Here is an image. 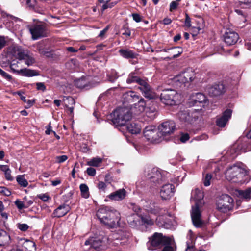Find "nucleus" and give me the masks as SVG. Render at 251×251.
Masks as SVG:
<instances>
[{
    "instance_id": "20",
    "label": "nucleus",
    "mask_w": 251,
    "mask_h": 251,
    "mask_svg": "<svg viewBox=\"0 0 251 251\" xmlns=\"http://www.w3.org/2000/svg\"><path fill=\"white\" fill-rule=\"evenodd\" d=\"M206 91L210 96L216 97L223 94L225 91V88L222 83L215 84L208 86L206 88Z\"/></svg>"
},
{
    "instance_id": "28",
    "label": "nucleus",
    "mask_w": 251,
    "mask_h": 251,
    "mask_svg": "<svg viewBox=\"0 0 251 251\" xmlns=\"http://www.w3.org/2000/svg\"><path fill=\"white\" fill-rule=\"evenodd\" d=\"M126 128L130 133L133 134H138L141 130V127L140 125L134 122L128 124L126 126Z\"/></svg>"
},
{
    "instance_id": "4",
    "label": "nucleus",
    "mask_w": 251,
    "mask_h": 251,
    "mask_svg": "<svg viewBox=\"0 0 251 251\" xmlns=\"http://www.w3.org/2000/svg\"><path fill=\"white\" fill-rule=\"evenodd\" d=\"M247 175L245 168L237 165L229 167L225 173L226 179L233 183H243L245 181L244 177Z\"/></svg>"
},
{
    "instance_id": "34",
    "label": "nucleus",
    "mask_w": 251,
    "mask_h": 251,
    "mask_svg": "<svg viewBox=\"0 0 251 251\" xmlns=\"http://www.w3.org/2000/svg\"><path fill=\"white\" fill-rule=\"evenodd\" d=\"M239 195L241 198L246 200H249L251 198V187L245 190H240L239 191Z\"/></svg>"
},
{
    "instance_id": "57",
    "label": "nucleus",
    "mask_w": 251,
    "mask_h": 251,
    "mask_svg": "<svg viewBox=\"0 0 251 251\" xmlns=\"http://www.w3.org/2000/svg\"><path fill=\"white\" fill-rule=\"evenodd\" d=\"M189 135L188 133L182 134L180 138L181 142L185 143L189 139Z\"/></svg>"
},
{
    "instance_id": "10",
    "label": "nucleus",
    "mask_w": 251,
    "mask_h": 251,
    "mask_svg": "<svg viewBox=\"0 0 251 251\" xmlns=\"http://www.w3.org/2000/svg\"><path fill=\"white\" fill-rule=\"evenodd\" d=\"M145 176L155 185L161 184L163 180L161 172L156 168L147 169L145 171Z\"/></svg>"
},
{
    "instance_id": "51",
    "label": "nucleus",
    "mask_w": 251,
    "mask_h": 251,
    "mask_svg": "<svg viewBox=\"0 0 251 251\" xmlns=\"http://www.w3.org/2000/svg\"><path fill=\"white\" fill-rule=\"evenodd\" d=\"M123 31L122 34L126 36H130L131 35V32L128 27L126 25H124L122 29Z\"/></svg>"
},
{
    "instance_id": "30",
    "label": "nucleus",
    "mask_w": 251,
    "mask_h": 251,
    "mask_svg": "<svg viewBox=\"0 0 251 251\" xmlns=\"http://www.w3.org/2000/svg\"><path fill=\"white\" fill-rule=\"evenodd\" d=\"M119 52L122 56L127 59L134 58L136 56L133 51L129 50L120 49Z\"/></svg>"
},
{
    "instance_id": "21",
    "label": "nucleus",
    "mask_w": 251,
    "mask_h": 251,
    "mask_svg": "<svg viewBox=\"0 0 251 251\" xmlns=\"http://www.w3.org/2000/svg\"><path fill=\"white\" fill-rule=\"evenodd\" d=\"M224 41L228 46L234 45L239 39L238 34L234 31L227 29L224 35Z\"/></svg>"
},
{
    "instance_id": "22",
    "label": "nucleus",
    "mask_w": 251,
    "mask_h": 251,
    "mask_svg": "<svg viewBox=\"0 0 251 251\" xmlns=\"http://www.w3.org/2000/svg\"><path fill=\"white\" fill-rule=\"evenodd\" d=\"M205 101V96L202 93H197L191 96L189 100L188 104L189 106L198 105V104H202Z\"/></svg>"
},
{
    "instance_id": "36",
    "label": "nucleus",
    "mask_w": 251,
    "mask_h": 251,
    "mask_svg": "<svg viewBox=\"0 0 251 251\" xmlns=\"http://www.w3.org/2000/svg\"><path fill=\"white\" fill-rule=\"evenodd\" d=\"M144 96L149 99H153L155 97L154 94L151 90L150 86L148 87L147 89H145L141 91Z\"/></svg>"
},
{
    "instance_id": "9",
    "label": "nucleus",
    "mask_w": 251,
    "mask_h": 251,
    "mask_svg": "<svg viewBox=\"0 0 251 251\" xmlns=\"http://www.w3.org/2000/svg\"><path fill=\"white\" fill-rule=\"evenodd\" d=\"M179 95L172 89L164 90L160 95V100L166 105H173L176 104Z\"/></svg>"
},
{
    "instance_id": "11",
    "label": "nucleus",
    "mask_w": 251,
    "mask_h": 251,
    "mask_svg": "<svg viewBox=\"0 0 251 251\" xmlns=\"http://www.w3.org/2000/svg\"><path fill=\"white\" fill-rule=\"evenodd\" d=\"M103 236L100 235L97 237H92L86 240L85 242L84 245L89 246L88 249L91 250L94 249L97 251H100L105 248L104 245V239Z\"/></svg>"
},
{
    "instance_id": "19",
    "label": "nucleus",
    "mask_w": 251,
    "mask_h": 251,
    "mask_svg": "<svg viewBox=\"0 0 251 251\" xmlns=\"http://www.w3.org/2000/svg\"><path fill=\"white\" fill-rule=\"evenodd\" d=\"M175 193V186L172 184L164 185L160 190V195L163 200H169L173 196Z\"/></svg>"
},
{
    "instance_id": "32",
    "label": "nucleus",
    "mask_w": 251,
    "mask_h": 251,
    "mask_svg": "<svg viewBox=\"0 0 251 251\" xmlns=\"http://www.w3.org/2000/svg\"><path fill=\"white\" fill-rule=\"evenodd\" d=\"M79 188L81 196L85 199L89 198L90 194L87 185L85 184H81L80 185Z\"/></svg>"
},
{
    "instance_id": "40",
    "label": "nucleus",
    "mask_w": 251,
    "mask_h": 251,
    "mask_svg": "<svg viewBox=\"0 0 251 251\" xmlns=\"http://www.w3.org/2000/svg\"><path fill=\"white\" fill-rule=\"evenodd\" d=\"M108 80L110 82H114L118 77L117 72L114 70H112L110 74L108 75Z\"/></svg>"
},
{
    "instance_id": "13",
    "label": "nucleus",
    "mask_w": 251,
    "mask_h": 251,
    "mask_svg": "<svg viewBox=\"0 0 251 251\" xmlns=\"http://www.w3.org/2000/svg\"><path fill=\"white\" fill-rule=\"evenodd\" d=\"M176 128V125L173 121H167L162 123L158 127L160 137H164L172 134Z\"/></svg>"
},
{
    "instance_id": "8",
    "label": "nucleus",
    "mask_w": 251,
    "mask_h": 251,
    "mask_svg": "<svg viewBox=\"0 0 251 251\" xmlns=\"http://www.w3.org/2000/svg\"><path fill=\"white\" fill-rule=\"evenodd\" d=\"M14 52L17 58L20 60H24L25 63L28 66L35 62L33 54L28 50H24L21 47H18L15 48Z\"/></svg>"
},
{
    "instance_id": "3",
    "label": "nucleus",
    "mask_w": 251,
    "mask_h": 251,
    "mask_svg": "<svg viewBox=\"0 0 251 251\" xmlns=\"http://www.w3.org/2000/svg\"><path fill=\"white\" fill-rule=\"evenodd\" d=\"M202 113L201 109L190 110L186 108L180 107L177 117L182 123L192 124L201 117Z\"/></svg>"
},
{
    "instance_id": "12",
    "label": "nucleus",
    "mask_w": 251,
    "mask_h": 251,
    "mask_svg": "<svg viewBox=\"0 0 251 251\" xmlns=\"http://www.w3.org/2000/svg\"><path fill=\"white\" fill-rule=\"evenodd\" d=\"M144 135L148 141L151 143H158L160 141V136L158 130L154 126H149L144 130Z\"/></svg>"
},
{
    "instance_id": "43",
    "label": "nucleus",
    "mask_w": 251,
    "mask_h": 251,
    "mask_svg": "<svg viewBox=\"0 0 251 251\" xmlns=\"http://www.w3.org/2000/svg\"><path fill=\"white\" fill-rule=\"evenodd\" d=\"M212 178L211 174L207 173L203 178V184L205 186H208L210 185V181Z\"/></svg>"
},
{
    "instance_id": "27",
    "label": "nucleus",
    "mask_w": 251,
    "mask_h": 251,
    "mask_svg": "<svg viewBox=\"0 0 251 251\" xmlns=\"http://www.w3.org/2000/svg\"><path fill=\"white\" fill-rule=\"evenodd\" d=\"M127 222L132 227H135L141 225V217L136 214L128 216Z\"/></svg>"
},
{
    "instance_id": "17",
    "label": "nucleus",
    "mask_w": 251,
    "mask_h": 251,
    "mask_svg": "<svg viewBox=\"0 0 251 251\" xmlns=\"http://www.w3.org/2000/svg\"><path fill=\"white\" fill-rule=\"evenodd\" d=\"M136 106H138L140 112L145 111L146 116L149 118L150 120H152L155 117L156 111L154 108H146V103L143 98H141L138 101L137 104H135Z\"/></svg>"
},
{
    "instance_id": "2",
    "label": "nucleus",
    "mask_w": 251,
    "mask_h": 251,
    "mask_svg": "<svg viewBox=\"0 0 251 251\" xmlns=\"http://www.w3.org/2000/svg\"><path fill=\"white\" fill-rule=\"evenodd\" d=\"M203 198V193L199 189H195L191 193V200L195 201V206L192 207L191 218L193 225L196 227H201L203 222L201 219V213L199 209L200 204Z\"/></svg>"
},
{
    "instance_id": "23",
    "label": "nucleus",
    "mask_w": 251,
    "mask_h": 251,
    "mask_svg": "<svg viewBox=\"0 0 251 251\" xmlns=\"http://www.w3.org/2000/svg\"><path fill=\"white\" fill-rule=\"evenodd\" d=\"M232 115V110L229 109L225 110L223 115L219 118H217L216 120L217 125L221 127H224L227 122L230 119Z\"/></svg>"
},
{
    "instance_id": "26",
    "label": "nucleus",
    "mask_w": 251,
    "mask_h": 251,
    "mask_svg": "<svg viewBox=\"0 0 251 251\" xmlns=\"http://www.w3.org/2000/svg\"><path fill=\"white\" fill-rule=\"evenodd\" d=\"M70 210V207L67 204H62L60 205L53 212L54 217H61L65 215Z\"/></svg>"
},
{
    "instance_id": "37",
    "label": "nucleus",
    "mask_w": 251,
    "mask_h": 251,
    "mask_svg": "<svg viewBox=\"0 0 251 251\" xmlns=\"http://www.w3.org/2000/svg\"><path fill=\"white\" fill-rule=\"evenodd\" d=\"M16 180L18 184L22 187H25L28 185V182L24 176L19 175L17 176Z\"/></svg>"
},
{
    "instance_id": "25",
    "label": "nucleus",
    "mask_w": 251,
    "mask_h": 251,
    "mask_svg": "<svg viewBox=\"0 0 251 251\" xmlns=\"http://www.w3.org/2000/svg\"><path fill=\"white\" fill-rule=\"evenodd\" d=\"M126 191L124 188L119 189L109 194L107 197L113 201H121L125 199Z\"/></svg>"
},
{
    "instance_id": "31",
    "label": "nucleus",
    "mask_w": 251,
    "mask_h": 251,
    "mask_svg": "<svg viewBox=\"0 0 251 251\" xmlns=\"http://www.w3.org/2000/svg\"><path fill=\"white\" fill-rule=\"evenodd\" d=\"M138 80H139V77L137 75L136 73L134 72L129 74L126 79V82L128 84H131L133 83H137Z\"/></svg>"
},
{
    "instance_id": "16",
    "label": "nucleus",
    "mask_w": 251,
    "mask_h": 251,
    "mask_svg": "<svg viewBox=\"0 0 251 251\" xmlns=\"http://www.w3.org/2000/svg\"><path fill=\"white\" fill-rule=\"evenodd\" d=\"M33 39L36 40L46 35V26L43 25H34L29 29Z\"/></svg>"
},
{
    "instance_id": "46",
    "label": "nucleus",
    "mask_w": 251,
    "mask_h": 251,
    "mask_svg": "<svg viewBox=\"0 0 251 251\" xmlns=\"http://www.w3.org/2000/svg\"><path fill=\"white\" fill-rule=\"evenodd\" d=\"M172 240L170 239V242L167 244H164L162 251H175L174 249L171 246Z\"/></svg>"
},
{
    "instance_id": "42",
    "label": "nucleus",
    "mask_w": 251,
    "mask_h": 251,
    "mask_svg": "<svg viewBox=\"0 0 251 251\" xmlns=\"http://www.w3.org/2000/svg\"><path fill=\"white\" fill-rule=\"evenodd\" d=\"M137 83L140 85V86L139 87V88L141 91L145 90V89H147L148 87L150 86L146 80H143L140 78H139V80H138Z\"/></svg>"
},
{
    "instance_id": "44",
    "label": "nucleus",
    "mask_w": 251,
    "mask_h": 251,
    "mask_svg": "<svg viewBox=\"0 0 251 251\" xmlns=\"http://www.w3.org/2000/svg\"><path fill=\"white\" fill-rule=\"evenodd\" d=\"M173 51V53H174L173 55V58L177 57L182 52V50L179 47H177L174 48Z\"/></svg>"
},
{
    "instance_id": "55",
    "label": "nucleus",
    "mask_w": 251,
    "mask_h": 251,
    "mask_svg": "<svg viewBox=\"0 0 251 251\" xmlns=\"http://www.w3.org/2000/svg\"><path fill=\"white\" fill-rule=\"evenodd\" d=\"M185 25L188 27L191 26V18L187 13H185Z\"/></svg>"
},
{
    "instance_id": "45",
    "label": "nucleus",
    "mask_w": 251,
    "mask_h": 251,
    "mask_svg": "<svg viewBox=\"0 0 251 251\" xmlns=\"http://www.w3.org/2000/svg\"><path fill=\"white\" fill-rule=\"evenodd\" d=\"M65 104L66 107H69V105H74L75 103V100L71 97H67L64 100Z\"/></svg>"
},
{
    "instance_id": "63",
    "label": "nucleus",
    "mask_w": 251,
    "mask_h": 251,
    "mask_svg": "<svg viewBox=\"0 0 251 251\" xmlns=\"http://www.w3.org/2000/svg\"><path fill=\"white\" fill-rule=\"evenodd\" d=\"M129 208L132 209L136 213H138L140 211V207L135 204L131 203L129 205Z\"/></svg>"
},
{
    "instance_id": "61",
    "label": "nucleus",
    "mask_w": 251,
    "mask_h": 251,
    "mask_svg": "<svg viewBox=\"0 0 251 251\" xmlns=\"http://www.w3.org/2000/svg\"><path fill=\"white\" fill-rule=\"evenodd\" d=\"M187 248L186 251L188 250H190V251H193L192 249L194 247L193 240L191 239L190 241L186 242Z\"/></svg>"
},
{
    "instance_id": "18",
    "label": "nucleus",
    "mask_w": 251,
    "mask_h": 251,
    "mask_svg": "<svg viewBox=\"0 0 251 251\" xmlns=\"http://www.w3.org/2000/svg\"><path fill=\"white\" fill-rule=\"evenodd\" d=\"M35 243L25 239H20L17 243V248L20 251H33L35 250Z\"/></svg>"
},
{
    "instance_id": "38",
    "label": "nucleus",
    "mask_w": 251,
    "mask_h": 251,
    "mask_svg": "<svg viewBox=\"0 0 251 251\" xmlns=\"http://www.w3.org/2000/svg\"><path fill=\"white\" fill-rule=\"evenodd\" d=\"M153 221L148 216L141 217V225H152Z\"/></svg>"
},
{
    "instance_id": "41",
    "label": "nucleus",
    "mask_w": 251,
    "mask_h": 251,
    "mask_svg": "<svg viewBox=\"0 0 251 251\" xmlns=\"http://www.w3.org/2000/svg\"><path fill=\"white\" fill-rule=\"evenodd\" d=\"M98 0L100 3H103V5H102V10H104L107 9L108 8H111L114 5L113 3H111L108 4V2L110 0Z\"/></svg>"
},
{
    "instance_id": "50",
    "label": "nucleus",
    "mask_w": 251,
    "mask_h": 251,
    "mask_svg": "<svg viewBox=\"0 0 251 251\" xmlns=\"http://www.w3.org/2000/svg\"><path fill=\"white\" fill-rule=\"evenodd\" d=\"M68 156L66 155H63L61 156H57L55 157L56 161L58 163H61L65 161H66L68 159Z\"/></svg>"
},
{
    "instance_id": "29",
    "label": "nucleus",
    "mask_w": 251,
    "mask_h": 251,
    "mask_svg": "<svg viewBox=\"0 0 251 251\" xmlns=\"http://www.w3.org/2000/svg\"><path fill=\"white\" fill-rule=\"evenodd\" d=\"M10 237L4 230H0V246H5L10 243Z\"/></svg>"
},
{
    "instance_id": "53",
    "label": "nucleus",
    "mask_w": 251,
    "mask_h": 251,
    "mask_svg": "<svg viewBox=\"0 0 251 251\" xmlns=\"http://www.w3.org/2000/svg\"><path fill=\"white\" fill-rule=\"evenodd\" d=\"M0 193L7 196L11 195L10 191L7 188L2 186L0 187Z\"/></svg>"
},
{
    "instance_id": "56",
    "label": "nucleus",
    "mask_w": 251,
    "mask_h": 251,
    "mask_svg": "<svg viewBox=\"0 0 251 251\" xmlns=\"http://www.w3.org/2000/svg\"><path fill=\"white\" fill-rule=\"evenodd\" d=\"M36 88L38 90H41L42 91H45L46 90V87L44 83L42 82H37L36 83Z\"/></svg>"
},
{
    "instance_id": "7",
    "label": "nucleus",
    "mask_w": 251,
    "mask_h": 251,
    "mask_svg": "<svg viewBox=\"0 0 251 251\" xmlns=\"http://www.w3.org/2000/svg\"><path fill=\"white\" fill-rule=\"evenodd\" d=\"M233 199L230 196L223 194L217 201V209L223 213L229 211L233 208Z\"/></svg>"
},
{
    "instance_id": "64",
    "label": "nucleus",
    "mask_w": 251,
    "mask_h": 251,
    "mask_svg": "<svg viewBox=\"0 0 251 251\" xmlns=\"http://www.w3.org/2000/svg\"><path fill=\"white\" fill-rule=\"evenodd\" d=\"M178 4L175 1H173L171 2L170 5V11H172L176 9L178 6Z\"/></svg>"
},
{
    "instance_id": "33",
    "label": "nucleus",
    "mask_w": 251,
    "mask_h": 251,
    "mask_svg": "<svg viewBox=\"0 0 251 251\" xmlns=\"http://www.w3.org/2000/svg\"><path fill=\"white\" fill-rule=\"evenodd\" d=\"M88 81L86 80L85 78L81 77L80 79L76 80L75 82V85L77 87L82 89V88H86L88 87Z\"/></svg>"
},
{
    "instance_id": "39",
    "label": "nucleus",
    "mask_w": 251,
    "mask_h": 251,
    "mask_svg": "<svg viewBox=\"0 0 251 251\" xmlns=\"http://www.w3.org/2000/svg\"><path fill=\"white\" fill-rule=\"evenodd\" d=\"M102 162V159L100 158H94L87 162V164L90 166H99Z\"/></svg>"
},
{
    "instance_id": "15",
    "label": "nucleus",
    "mask_w": 251,
    "mask_h": 251,
    "mask_svg": "<svg viewBox=\"0 0 251 251\" xmlns=\"http://www.w3.org/2000/svg\"><path fill=\"white\" fill-rule=\"evenodd\" d=\"M195 73L191 69H187L175 78V80L182 84H186L191 82L195 77Z\"/></svg>"
},
{
    "instance_id": "5",
    "label": "nucleus",
    "mask_w": 251,
    "mask_h": 251,
    "mask_svg": "<svg viewBox=\"0 0 251 251\" xmlns=\"http://www.w3.org/2000/svg\"><path fill=\"white\" fill-rule=\"evenodd\" d=\"M131 116L128 108L118 107L113 113L112 122L116 126H123L131 118Z\"/></svg>"
},
{
    "instance_id": "59",
    "label": "nucleus",
    "mask_w": 251,
    "mask_h": 251,
    "mask_svg": "<svg viewBox=\"0 0 251 251\" xmlns=\"http://www.w3.org/2000/svg\"><path fill=\"white\" fill-rule=\"evenodd\" d=\"M87 173L90 176H94L96 175V170L92 167H89L87 169Z\"/></svg>"
},
{
    "instance_id": "52",
    "label": "nucleus",
    "mask_w": 251,
    "mask_h": 251,
    "mask_svg": "<svg viewBox=\"0 0 251 251\" xmlns=\"http://www.w3.org/2000/svg\"><path fill=\"white\" fill-rule=\"evenodd\" d=\"M97 187L100 191L105 192L106 189V185L103 181H99L97 184Z\"/></svg>"
},
{
    "instance_id": "49",
    "label": "nucleus",
    "mask_w": 251,
    "mask_h": 251,
    "mask_svg": "<svg viewBox=\"0 0 251 251\" xmlns=\"http://www.w3.org/2000/svg\"><path fill=\"white\" fill-rule=\"evenodd\" d=\"M0 75L5 79H7L8 81H11L12 80V76L9 74H7L4 71H3L0 68Z\"/></svg>"
},
{
    "instance_id": "48",
    "label": "nucleus",
    "mask_w": 251,
    "mask_h": 251,
    "mask_svg": "<svg viewBox=\"0 0 251 251\" xmlns=\"http://www.w3.org/2000/svg\"><path fill=\"white\" fill-rule=\"evenodd\" d=\"M15 204L17 207V208L19 210H22L24 208H26V206H25V203L24 201H21L19 200H17L15 201Z\"/></svg>"
},
{
    "instance_id": "58",
    "label": "nucleus",
    "mask_w": 251,
    "mask_h": 251,
    "mask_svg": "<svg viewBox=\"0 0 251 251\" xmlns=\"http://www.w3.org/2000/svg\"><path fill=\"white\" fill-rule=\"evenodd\" d=\"M6 41L5 38L3 36H0V50L5 46Z\"/></svg>"
},
{
    "instance_id": "47",
    "label": "nucleus",
    "mask_w": 251,
    "mask_h": 251,
    "mask_svg": "<svg viewBox=\"0 0 251 251\" xmlns=\"http://www.w3.org/2000/svg\"><path fill=\"white\" fill-rule=\"evenodd\" d=\"M17 227L22 231H26L29 228V226L26 224L18 223L17 224Z\"/></svg>"
},
{
    "instance_id": "24",
    "label": "nucleus",
    "mask_w": 251,
    "mask_h": 251,
    "mask_svg": "<svg viewBox=\"0 0 251 251\" xmlns=\"http://www.w3.org/2000/svg\"><path fill=\"white\" fill-rule=\"evenodd\" d=\"M13 64H11L10 68L14 72L17 73L18 74L20 75L24 76L32 77L34 76H38L39 75V73L33 70H31L27 68L22 69L20 70H16L13 68Z\"/></svg>"
},
{
    "instance_id": "54",
    "label": "nucleus",
    "mask_w": 251,
    "mask_h": 251,
    "mask_svg": "<svg viewBox=\"0 0 251 251\" xmlns=\"http://www.w3.org/2000/svg\"><path fill=\"white\" fill-rule=\"evenodd\" d=\"M26 5L31 8H33L36 4L35 0H25Z\"/></svg>"
},
{
    "instance_id": "60",
    "label": "nucleus",
    "mask_w": 251,
    "mask_h": 251,
    "mask_svg": "<svg viewBox=\"0 0 251 251\" xmlns=\"http://www.w3.org/2000/svg\"><path fill=\"white\" fill-rule=\"evenodd\" d=\"M45 48V45L43 43H40L37 45V50L38 52L41 54V53H43V50Z\"/></svg>"
},
{
    "instance_id": "14",
    "label": "nucleus",
    "mask_w": 251,
    "mask_h": 251,
    "mask_svg": "<svg viewBox=\"0 0 251 251\" xmlns=\"http://www.w3.org/2000/svg\"><path fill=\"white\" fill-rule=\"evenodd\" d=\"M130 233L125 229L118 230L115 235V239L112 242L114 246L124 245L127 243Z\"/></svg>"
},
{
    "instance_id": "35",
    "label": "nucleus",
    "mask_w": 251,
    "mask_h": 251,
    "mask_svg": "<svg viewBox=\"0 0 251 251\" xmlns=\"http://www.w3.org/2000/svg\"><path fill=\"white\" fill-rule=\"evenodd\" d=\"M242 149L239 146L236 145H233L229 151H228V153L232 155V158L236 157L240 153V150Z\"/></svg>"
},
{
    "instance_id": "62",
    "label": "nucleus",
    "mask_w": 251,
    "mask_h": 251,
    "mask_svg": "<svg viewBox=\"0 0 251 251\" xmlns=\"http://www.w3.org/2000/svg\"><path fill=\"white\" fill-rule=\"evenodd\" d=\"M201 28L200 27H192L191 28V34L193 36L197 35L199 33Z\"/></svg>"
},
{
    "instance_id": "1",
    "label": "nucleus",
    "mask_w": 251,
    "mask_h": 251,
    "mask_svg": "<svg viewBox=\"0 0 251 251\" xmlns=\"http://www.w3.org/2000/svg\"><path fill=\"white\" fill-rule=\"evenodd\" d=\"M96 215L101 223L110 228H115L119 226L120 214L111 207L105 206L99 208Z\"/></svg>"
},
{
    "instance_id": "6",
    "label": "nucleus",
    "mask_w": 251,
    "mask_h": 251,
    "mask_svg": "<svg viewBox=\"0 0 251 251\" xmlns=\"http://www.w3.org/2000/svg\"><path fill=\"white\" fill-rule=\"evenodd\" d=\"M170 241V238L164 236L162 233L156 232L149 238L147 246L149 250H154L161 248L164 244L168 243Z\"/></svg>"
}]
</instances>
